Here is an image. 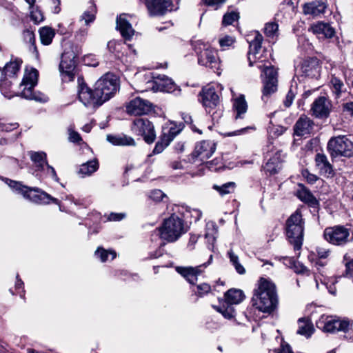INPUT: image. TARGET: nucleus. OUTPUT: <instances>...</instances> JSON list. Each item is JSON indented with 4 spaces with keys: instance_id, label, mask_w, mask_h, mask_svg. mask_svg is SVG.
I'll return each mask as SVG.
<instances>
[{
    "instance_id": "1",
    "label": "nucleus",
    "mask_w": 353,
    "mask_h": 353,
    "mask_svg": "<svg viewBox=\"0 0 353 353\" xmlns=\"http://www.w3.org/2000/svg\"><path fill=\"white\" fill-rule=\"evenodd\" d=\"M78 98L86 107L94 108L101 105L112 98L119 90V80L114 74L106 73L95 83L94 90L90 88L83 81L78 79Z\"/></svg>"
},
{
    "instance_id": "2",
    "label": "nucleus",
    "mask_w": 353,
    "mask_h": 353,
    "mask_svg": "<svg viewBox=\"0 0 353 353\" xmlns=\"http://www.w3.org/2000/svg\"><path fill=\"white\" fill-rule=\"evenodd\" d=\"M252 305L259 311L270 314L277 307L278 296L275 285L270 281L261 278L252 299Z\"/></svg>"
},
{
    "instance_id": "3",
    "label": "nucleus",
    "mask_w": 353,
    "mask_h": 353,
    "mask_svg": "<svg viewBox=\"0 0 353 353\" xmlns=\"http://www.w3.org/2000/svg\"><path fill=\"white\" fill-rule=\"evenodd\" d=\"M4 181L13 190L32 203L39 205H47L52 202L58 205L61 208L60 201L57 199L52 197L39 188L28 187L23 185L21 182L8 179H5Z\"/></svg>"
},
{
    "instance_id": "4",
    "label": "nucleus",
    "mask_w": 353,
    "mask_h": 353,
    "mask_svg": "<svg viewBox=\"0 0 353 353\" xmlns=\"http://www.w3.org/2000/svg\"><path fill=\"white\" fill-rule=\"evenodd\" d=\"M305 221L301 211L297 209L287 219L285 233L289 243L293 245L295 251L301 249L304 236Z\"/></svg>"
},
{
    "instance_id": "5",
    "label": "nucleus",
    "mask_w": 353,
    "mask_h": 353,
    "mask_svg": "<svg viewBox=\"0 0 353 353\" xmlns=\"http://www.w3.org/2000/svg\"><path fill=\"white\" fill-rule=\"evenodd\" d=\"M316 325L324 332H343V338L345 339L353 340L352 324L348 320H341L336 316L322 315L316 321Z\"/></svg>"
},
{
    "instance_id": "6",
    "label": "nucleus",
    "mask_w": 353,
    "mask_h": 353,
    "mask_svg": "<svg viewBox=\"0 0 353 353\" xmlns=\"http://www.w3.org/2000/svg\"><path fill=\"white\" fill-rule=\"evenodd\" d=\"M185 232L184 221L176 212L165 219L159 228L161 239L168 243L177 241Z\"/></svg>"
},
{
    "instance_id": "7",
    "label": "nucleus",
    "mask_w": 353,
    "mask_h": 353,
    "mask_svg": "<svg viewBox=\"0 0 353 353\" xmlns=\"http://www.w3.org/2000/svg\"><path fill=\"white\" fill-rule=\"evenodd\" d=\"M38 76L39 73L36 69L26 70L20 84V96L29 100L46 102L48 100V97L45 94L34 91V88L37 84Z\"/></svg>"
},
{
    "instance_id": "8",
    "label": "nucleus",
    "mask_w": 353,
    "mask_h": 353,
    "mask_svg": "<svg viewBox=\"0 0 353 353\" xmlns=\"http://www.w3.org/2000/svg\"><path fill=\"white\" fill-rule=\"evenodd\" d=\"M192 46L197 54L199 64L212 69L218 68L219 59L217 52L208 43L200 39L193 40Z\"/></svg>"
},
{
    "instance_id": "9",
    "label": "nucleus",
    "mask_w": 353,
    "mask_h": 353,
    "mask_svg": "<svg viewBox=\"0 0 353 353\" xmlns=\"http://www.w3.org/2000/svg\"><path fill=\"white\" fill-rule=\"evenodd\" d=\"M28 154L32 162V168H31L32 174L40 177H51L54 181H59V177L54 168L48 163L47 156L45 152L30 151Z\"/></svg>"
},
{
    "instance_id": "10",
    "label": "nucleus",
    "mask_w": 353,
    "mask_h": 353,
    "mask_svg": "<svg viewBox=\"0 0 353 353\" xmlns=\"http://www.w3.org/2000/svg\"><path fill=\"white\" fill-rule=\"evenodd\" d=\"M323 238L327 243L336 246H343L353 240L350 229L343 225L326 228Z\"/></svg>"
},
{
    "instance_id": "11",
    "label": "nucleus",
    "mask_w": 353,
    "mask_h": 353,
    "mask_svg": "<svg viewBox=\"0 0 353 353\" xmlns=\"http://www.w3.org/2000/svg\"><path fill=\"white\" fill-rule=\"evenodd\" d=\"M327 150L333 158L340 156L350 157L353 154V143L345 136H339L328 141Z\"/></svg>"
},
{
    "instance_id": "12",
    "label": "nucleus",
    "mask_w": 353,
    "mask_h": 353,
    "mask_svg": "<svg viewBox=\"0 0 353 353\" xmlns=\"http://www.w3.org/2000/svg\"><path fill=\"white\" fill-rule=\"evenodd\" d=\"M131 130L134 134L141 136L148 144L152 143L156 139L154 127L146 118L135 119L131 125Z\"/></svg>"
},
{
    "instance_id": "13",
    "label": "nucleus",
    "mask_w": 353,
    "mask_h": 353,
    "mask_svg": "<svg viewBox=\"0 0 353 353\" xmlns=\"http://www.w3.org/2000/svg\"><path fill=\"white\" fill-rule=\"evenodd\" d=\"M259 68L262 70L265 75L263 79V89L262 99L265 100L269 95L275 92L277 89V71L272 65H259Z\"/></svg>"
},
{
    "instance_id": "14",
    "label": "nucleus",
    "mask_w": 353,
    "mask_h": 353,
    "mask_svg": "<svg viewBox=\"0 0 353 353\" xmlns=\"http://www.w3.org/2000/svg\"><path fill=\"white\" fill-rule=\"evenodd\" d=\"M267 154L265 158L267 162L263 167L264 172L270 175L276 174L282 167V154L281 151L274 150L272 143L267 145Z\"/></svg>"
},
{
    "instance_id": "15",
    "label": "nucleus",
    "mask_w": 353,
    "mask_h": 353,
    "mask_svg": "<svg viewBox=\"0 0 353 353\" xmlns=\"http://www.w3.org/2000/svg\"><path fill=\"white\" fill-rule=\"evenodd\" d=\"M212 260V255H210L209 261L207 263L196 267H176V271L181 274L189 283L194 285L197 281V277L204 270Z\"/></svg>"
},
{
    "instance_id": "16",
    "label": "nucleus",
    "mask_w": 353,
    "mask_h": 353,
    "mask_svg": "<svg viewBox=\"0 0 353 353\" xmlns=\"http://www.w3.org/2000/svg\"><path fill=\"white\" fill-rule=\"evenodd\" d=\"M153 108L152 103L140 97H136L127 104L126 111L132 115H142L150 113Z\"/></svg>"
},
{
    "instance_id": "17",
    "label": "nucleus",
    "mask_w": 353,
    "mask_h": 353,
    "mask_svg": "<svg viewBox=\"0 0 353 353\" xmlns=\"http://www.w3.org/2000/svg\"><path fill=\"white\" fill-rule=\"evenodd\" d=\"M216 150L215 143L211 141H202L199 142L192 154L193 159L204 162L212 157Z\"/></svg>"
},
{
    "instance_id": "18",
    "label": "nucleus",
    "mask_w": 353,
    "mask_h": 353,
    "mask_svg": "<svg viewBox=\"0 0 353 353\" xmlns=\"http://www.w3.org/2000/svg\"><path fill=\"white\" fill-rule=\"evenodd\" d=\"M145 4L152 15H163L176 9L171 0H145Z\"/></svg>"
},
{
    "instance_id": "19",
    "label": "nucleus",
    "mask_w": 353,
    "mask_h": 353,
    "mask_svg": "<svg viewBox=\"0 0 353 353\" xmlns=\"http://www.w3.org/2000/svg\"><path fill=\"white\" fill-rule=\"evenodd\" d=\"M332 108L330 101L325 97H319L312 104V114L319 119H325L330 115Z\"/></svg>"
},
{
    "instance_id": "20",
    "label": "nucleus",
    "mask_w": 353,
    "mask_h": 353,
    "mask_svg": "<svg viewBox=\"0 0 353 353\" xmlns=\"http://www.w3.org/2000/svg\"><path fill=\"white\" fill-rule=\"evenodd\" d=\"M77 54L73 50H65L61 56L59 65L60 70L70 77L74 75L73 71L76 68Z\"/></svg>"
},
{
    "instance_id": "21",
    "label": "nucleus",
    "mask_w": 353,
    "mask_h": 353,
    "mask_svg": "<svg viewBox=\"0 0 353 353\" xmlns=\"http://www.w3.org/2000/svg\"><path fill=\"white\" fill-rule=\"evenodd\" d=\"M201 97L203 105L209 114L219 103V96L213 87L203 89Z\"/></svg>"
},
{
    "instance_id": "22",
    "label": "nucleus",
    "mask_w": 353,
    "mask_h": 353,
    "mask_svg": "<svg viewBox=\"0 0 353 353\" xmlns=\"http://www.w3.org/2000/svg\"><path fill=\"white\" fill-rule=\"evenodd\" d=\"M320 65L316 58L304 60L301 65L303 75L310 78H318L320 76Z\"/></svg>"
},
{
    "instance_id": "23",
    "label": "nucleus",
    "mask_w": 353,
    "mask_h": 353,
    "mask_svg": "<svg viewBox=\"0 0 353 353\" xmlns=\"http://www.w3.org/2000/svg\"><path fill=\"white\" fill-rule=\"evenodd\" d=\"M128 17L131 16L121 14L117 18V28L125 40H130L134 34V30L130 23Z\"/></svg>"
},
{
    "instance_id": "24",
    "label": "nucleus",
    "mask_w": 353,
    "mask_h": 353,
    "mask_svg": "<svg viewBox=\"0 0 353 353\" xmlns=\"http://www.w3.org/2000/svg\"><path fill=\"white\" fill-rule=\"evenodd\" d=\"M252 35L254 38L250 41V50L248 52V60L250 66L253 65V63L259 59V57H256V54L261 50L263 40L262 34L258 31H254Z\"/></svg>"
},
{
    "instance_id": "25",
    "label": "nucleus",
    "mask_w": 353,
    "mask_h": 353,
    "mask_svg": "<svg viewBox=\"0 0 353 353\" xmlns=\"http://www.w3.org/2000/svg\"><path fill=\"white\" fill-rule=\"evenodd\" d=\"M326 8L327 5L324 0H316L303 4V11L305 14L316 17L321 14H323Z\"/></svg>"
},
{
    "instance_id": "26",
    "label": "nucleus",
    "mask_w": 353,
    "mask_h": 353,
    "mask_svg": "<svg viewBox=\"0 0 353 353\" xmlns=\"http://www.w3.org/2000/svg\"><path fill=\"white\" fill-rule=\"evenodd\" d=\"M315 163L321 175L326 177L333 176V168L325 154L321 153L316 154L315 157Z\"/></svg>"
},
{
    "instance_id": "27",
    "label": "nucleus",
    "mask_w": 353,
    "mask_h": 353,
    "mask_svg": "<svg viewBox=\"0 0 353 353\" xmlns=\"http://www.w3.org/2000/svg\"><path fill=\"white\" fill-rule=\"evenodd\" d=\"M313 121L305 116L301 117L294 126V134L296 136H304L311 132Z\"/></svg>"
},
{
    "instance_id": "28",
    "label": "nucleus",
    "mask_w": 353,
    "mask_h": 353,
    "mask_svg": "<svg viewBox=\"0 0 353 353\" xmlns=\"http://www.w3.org/2000/svg\"><path fill=\"white\" fill-rule=\"evenodd\" d=\"M106 139L114 145L134 146L136 144L133 138L123 134H108Z\"/></svg>"
},
{
    "instance_id": "29",
    "label": "nucleus",
    "mask_w": 353,
    "mask_h": 353,
    "mask_svg": "<svg viewBox=\"0 0 353 353\" xmlns=\"http://www.w3.org/2000/svg\"><path fill=\"white\" fill-rule=\"evenodd\" d=\"M154 83L157 85V90L161 92H171L175 90L176 85L174 81L165 75L156 78Z\"/></svg>"
},
{
    "instance_id": "30",
    "label": "nucleus",
    "mask_w": 353,
    "mask_h": 353,
    "mask_svg": "<svg viewBox=\"0 0 353 353\" xmlns=\"http://www.w3.org/2000/svg\"><path fill=\"white\" fill-rule=\"evenodd\" d=\"M312 32L317 35H322L325 38H332L334 34V30L328 23L319 22L312 26Z\"/></svg>"
},
{
    "instance_id": "31",
    "label": "nucleus",
    "mask_w": 353,
    "mask_h": 353,
    "mask_svg": "<svg viewBox=\"0 0 353 353\" xmlns=\"http://www.w3.org/2000/svg\"><path fill=\"white\" fill-rule=\"evenodd\" d=\"M225 303L231 305L240 303L245 298L242 290L238 289H230L225 293Z\"/></svg>"
},
{
    "instance_id": "32",
    "label": "nucleus",
    "mask_w": 353,
    "mask_h": 353,
    "mask_svg": "<svg viewBox=\"0 0 353 353\" xmlns=\"http://www.w3.org/2000/svg\"><path fill=\"white\" fill-rule=\"evenodd\" d=\"M233 108L236 112V119L243 118V115L245 114L248 110V104L243 94H240L234 99Z\"/></svg>"
},
{
    "instance_id": "33",
    "label": "nucleus",
    "mask_w": 353,
    "mask_h": 353,
    "mask_svg": "<svg viewBox=\"0 0 353 353\" xmlns=\"http://www.w3.org/2000/svg\"><path fill=\"white\" fill-rule=\"evenodd\" d=\"M297 197L302 201L308 203L310 205L314 207L318 205V201L313 194L305 187L301 185L300 189L296 192Z\"/></svg>"
},
{
    "instance_id": "34",
    "label": "nucleus",
    "mask_w": 353,
    "mask_h": 353,
    "mask_svg": "<svg viewBox=\"0 0 353 353\" xmlns=\"http://www.w3.org/2000/svg\"><path fill=\"white\" fill-rule=\"evenodd\" d=\"M212 307L221 313L226 319H232L235 316V310L234 307L225 302H220L219 305H212Z\"/></svg>"
},
{
    "instance_id": "35",
    "label": "nucleus",
    "mask_w": 353,
    "mask_h": 353,
    "mask_svg": "<svg viewBox=\"0 0 353 353\" xmlns=\"http://www.w3.org/2000/svg\"><path fill=\"white\" fill-rule=\"evenodd\" d=\"M279 25L275 22L265 23L263 32L269 42L274 43L279 36Z\"/></svg>"
},
{
    "instance_id": "36",
    "label": "nucleus",
    "mask_w": 353,
    "mask_h": 353,
    "mask_svg": "<svg viewBox=\"0 0 353 353\" xmlns=\"http://www.w3.org/2000/svg\"><path fill=\"white\" fill-rule=\"evenodd\" d=\"M298 325L299 327L296 332L299 334L308 338L311 336L314 332V329L313 325L308 319H299L298 321Z\"/></svg>"
},
{
    "instance_id": "37",
    "label": "nucleus",
    "mask_w": 353,
    "mask_h": 353,
    "mask_svg": "<svg viewBox=\"0 0 353 353\" xmlns=\"http://www.w3.org/2000/svg\"><path fill=\"white\" fill-rule=\"evenodd\" d=\"M181 130V128L180 127L176 126L174 123H170L163 127L161 135L167 143H170Z\"/></svg>"
},
{
    "instance_id": "38",
    "label": "nucleus",
    "mask_w": 353,
    "mask_h": 353,
    "mask_svg": "<svg viewBox=\"0 0 353 353\" xmlns=\"http://www.w3.org/2000/svg\"><path fill=\"white\" fill-rule=\"evenodd\" d=\"M99 168V163L97 159L89 161L85 163H83L79 168V174L82 177L90 176L95 172Z\"/></svg>"
},
{
    "instance_id": "39",
    "label": "nucleus",
    "mask_w": 353,
    "mask_h": 353,
    "mask_svg": "<svg viewBox=\"0 0 353 353\" xmlns=\"http://www.w3.org/2000/svg\"><path fill=\"white\" fill-rule=\"evenodd\" d=\"M236 185L234 182H227L222 185H214L213 189L215 190L221 196L232 194L235 191Z\"/></svg>"
},
{
    "instance_id": "40",
    "label": "nucleus",
    "mask_w": 353,
    "mask_h": 353,
    "mask_svg": "<svg viewBox=\"0 0 353 353\" xmlns=\"http://www.w3.org/2000/svg\"><path fill=\"white\" fill-rule=\"evenodd\" d=\"M41 41L43 45L48 46L52 43L55 35L54 30L49 27H43L39 30Z\"/></svg>"
},
{
    "instance_id": "41",
    "label": "nucleus",
    "mask_w": 353,
    "mask_h": 353,
    "mask_svg": "<svg viewBox=\"0 0 353 353\" xmlns=\"http://www.w3.org/2000/svg\"><path fill=\"white\" fill-rule=\"evenodd\" d=\"M19 68L20 63L19 61H11L5 65L3 73L6 77H12L19 72Z\"/></svg>"
},
{
    "instance_id": "42",
    "label": "nucleus",
    "mask_w": 353,
    "mask_h": 353,
    "mask_svg": "<svg viewBox=\"0 0 353 353\" xmlns=\"http://www.w3.org/2000/svg\"><path fill=\"white\" fill-rule=\"evenodd\" d=\"M94 255L103 263L108 260V256L110 255L111 256V260H113L117 256L116 252L114 250H107L100 247L95 251Z\"/></svg>"
},
{
    "instance_id": "43",
    "label": "nucleus",
    "mask_w": 353,
    "mask_h": 353,
    "mask_svg": "<svg viewBox=\"0 0 353 353\" xmlns=\"http://www.w3.org/2000/svg\"><path fill=\"white\" fill-rule=\"evenodd\" d=\"M228 255L236 271L240 274H244L245 273V270L244 267L239 263L238 256L236 255L232 250L228 251Z\"/></svg>"
},
{
    "instance_id": "44",
    "label": "nucleus",
    "mask_w": 353,
    "mask_h": 353,
    "mask_svg": "<svg viewBox=\"0 0 353 353\" xmlns=\"http://www.w3.org/2000/svg\"><path fill=\"white\" fill-rule=\"evenodd\" d=\"M96 12V6L92 3L88 10L85 11L81 16V20L85 21V25H88L90 23L94 21Z\"/></svg>"
},
{
    "instance_id": "45",
    "label": "nucleus",
    "mask_w": 353,
    "mask_h": 353,
    "mask_svg": "<svg viewBox=\"0 0 353 353\" xmlns=\"http://www.w3.org/2000/svg\"><path fill=\"white\" fill-rule=\"evenodd\" d=\"M210 291L211 286L206 283H201L196 285L192 290V292L199 297L204 296L205 295L208 294Z\"/></svg>"
},
{
    "instance_id": "46",
    "label": "nucleus",
    "mask_w": 353,
    "mask_h": 353,
    "mask_svg": "<svg viewBox=\"0 0 353 353\" xmlns=\"http://www.w3.org/2000/svg\"><path fill=\"white\" fill-rule=\"evenodd\" d=\"M11 84L12 83L7 79L1 80L0 84V90L1 93L4 95L5 97L8 99L12 98L14 95V93L10 90Z\"/></svg>"
},
{
    "instance_id": "47",
    "label": "nucleus",
    "mask_w": 353,
    "mask_h": 353,
    "mask_svg": "<svg viewBox=\"0 0 353 353\" xmlns=\"http://www.w3.org/2000/svg\"><path fill=\"white\" fill-rule=\"evenodd\" d=\"M239 18V12L235 11L226 12L223 17V25L229 26L232 25L234 21H236Z\"/></svg>"
},
{
    "instance_id": "48",
    "label": "nucleus",
    "mask_w": 353,
    "mask_h": 353,
    "mask_svg": "<svg viewBox=\"0 0 353 353\" xmlns=\"http://www.w3.org/2000/svg\"><path fill=\"white\" fill-rule=\"evenodd\" d=\"M286 128L283 126L279 125H271L268 127V132L269 135L272 137H277L284 133Z\"/></svg>"
},
{
    "instance_id": "49",
    "label": "nucleus",
    "mask_w": 353,
    "mask_h": 353,
    "mask_svg": "<svg viewBox=\"0 0 353 353\" xmlns=\"http://www.w3.org/2000/svg\"><path fill=\"white\" fill-rule=\"evenodd\" d=\"M331 85L332 92L339 97L342 92V88L343 87V82L338 78L333 77L331 79Z\"/></svg>"
},
{
    "instance_id": "50",
    "label": "nucleus",
    "mask_w": 353,
    "mask_h": 353,
    "mask_svg": "<svg viewBox=\"0 0 353 353\" xmlns=\"http://www.w3.org/2000/svg\"><path fill=\"white\" fill-rule=\"evenodd\" d=\"M270 353H294L290 345L283 341L281 339V343L279 349L270 350Z\"/></svg>"
},
{
    "instance_id": "51",
    "label": "nucleus",
    "mask_w": 353,
    "mask_h": 353,
    "mask_svg": "<svg viewBox=\"0 0 353 353\" xmlns=\"http://www.w3.org/2000/svg\"><path fill=\"white\" fill-rule=\"evenodd\" d=\"M23 39L24 41L34 46L35 42V36L34 30L30 29H26L23 32Z\"/></svg>"
},
{
    "instance_id": "52",
    "label": "nucleus",
    "mask_w": 353,
    "mask_h": 353,
    "mask_svg": "<svg viewBox=\"0 0 353 353\" xmlns=\"http://www.w3.org/2000/svg\"><path fill=\"white\" fill-rule=\"evenodd\" d=\"M169 143H167V141L163 139V137L161 135V140L156 143L152 153L154 154H157L162 152L163 150L169 145Z\"/></svg>"
},
{
    "instance_id": "53",
    "label": "nucleus",
    "mask_w": 353,
    "mask_h": 353,
    "mask_svg": "<svg viewBox=\"0 0 353 353\" xmlns=\"http://www.w3.org/2000/svg\"><path fill=\"white\" fill-rule=\"evenodd\" d=\"M69 141L72 143H79L82 141L80 134L74 130L72 126L68 128Z\"/></svg>"
},
{
    "instance_id": "54",
    "label": "nucleus",
    "mask_w": 353,
    "mask_h": 353,
    "mask_svg": "<svg viewBox=\"0 0 353 353\" xmlns=\"http://www.w3.org/2000/svg\"><path fill=\"white\" fill-rule=\"evenodd\" d=\"M30 18L34 23L38 24L43 20V16L39 10H32L30 12Z\"/></svg>"
},
{
    "instance_id": "55",
    "label": "nucleus",
    "mask_w": 353,
    "mask_h": 353,
    "mask_svg": "<svg viewBox=\"0 0 353 353\" xmlns=\"http://www.w3.org/2000/svg\"><path fill=\"white\" fill-rule=\"evenodd\" d=\"M330 252L331 251L328 248H325L323 247L316 248V253L319 260L326 259L330 256Z\"/></svg>"
},
{
    "instance_id": "56",
    "label": "nucleus",
    "mask_w": 353,
    "mask_h": 353,
    "mask_svg": "<svg viewBox=\"0 0 353 353\" xmlns=\"http://www.w3.org/2000/svg\"><path fill=\"white\" fill-rule=\"evenodd\" d=\"M18 128L17 123H2L0 121V131L10 132Z\"/></svg>"
},
{
    "instance_id": "57",
    "label": "nucleus",
    "mask_w": 353,
    "mask_h": 353,
    "mask_svg": "<svg viewBox=\"0 0 353 353\" xmlns=\"http://www.w3.org/2000/svg\"><path fill=\"white\" fill-rule=\"evenodd\" d=\"M165 196V194L161 190H154L150 193L149 196L152 200L159 202L161 201Z\"/></svg>"
},
{
    "instance_id": "58",
    "label": "nucleus",
    "mask_w": 353,
    "mask_h": 353,
    "mask_svg": "<svg viewBox=\"0 0 353 353\" xmlns=\"http://www.w3.org/2000/svg\"><path fill=\"white\" fill-rule=\"evenodd\" d=\"M296 93V90H294L293 88L290 89L284 101V105L285 107L288 108L292 105Z\"/></svg>"
},
{
    "instance_id": "59",
    "label": "nucleus",
    "mask_w": 353,
    "mask_h": 353,
    "mask_svg": "<svg viewBox=\"0 0 353 353\" xmlns=\"http://www.w3.org/2000/svg\"><path fill=\"white\" fill-rule=\"evenodd\" d=\"M302 175L307 180V181L308 183H312V184L315 183L318 179L317 176L310 173L307 170H303L302 171Z\"/></svg>"
},
{
    "instance_id": "60",
    "label": "nucleus",
    "mask_w": 353,
    "mask_h": 353,
    "mask_svg": "<svg viewBox=\"0 0 353 353\" xmlns=\"http://www.w3.org/2000/svg\"><path fill=\"white\" fill-rule=\"evenodd\" d=\"M345 275L353 281V259L345 263Z\"/></svg>"
},
{
    "instance_id": "61",
    "label": "nucleus",
    "mask_w": 353,
    "mask_h": 353,
    "mask_svg": "<svg viewBox=\"0 0 353 353\" xmlns=\"http://www.w3.org/2000/svg\"><path fill=\"white\" fill-rule=\"evenodd\" d=\"M125 217V214L124 213H115L112 212L109 214L108 217V220L110 221H119L123 219Z\"/></svg>"
},
{
    "instance_id": "62",
    "label": "nucleus",
    "mask_w": 353,
    "mask_h": 353,
    "mask_svg": "<svg viewBox=\"0 0 353 353\" xmlns=\"http://www.w3.org/2000/svg\"><path fill=\"white\" fill-rule=\"evenodd\" d=\"M234 40L232 37L225 36V37L219 39V44L221 47H229L234 43Z\"/></svg>"
},
{
    "instance_id": "63",
    "label": "nucleus",
    "mask_w": 353,
    "mask_h": 353,
    "mask_svg": "<svg viewBox=\"0 0 353 353\" xmlns=\"http://www.w3.org/2000/svg\"><path fill=\"white\" fill-rule=\"evenodd\" d=\"M343 112L349 113L350 115L353 116V102H347L343 104Z\"/></svg>"
},
{
    "instance_id": "64",
    "label": "nucleus",
    "mask_w": 353,
    "mask_h": 353,
    "mask_svg": "<svg viewBox=\"0 0 353 353\" xmlns=\"http://www.w3.org/2000/svg\"><path fill=\"white\" fill-rule=\"evenodd\" d=\"M198 239H199L198 235L191 234L190 239H189L188 244V247L190 249L192 250L194 247L195 243L197 242Z\"/></svg>"
}]
</instances>
